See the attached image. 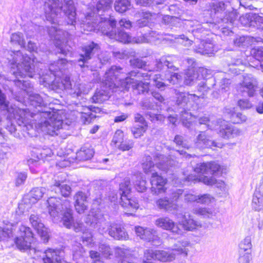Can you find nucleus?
<instances>
[{
  "instance_id": "obj_33",
  "label": "nucleus",
  "mask_w": 263,
  "mask_h": 263,
  "mask_svg": "<svg viewBox=\"0 0 263 263\" xmlns=\"http://www.w3.org/2000/svg\"><path fill=\"white\" fill-rule=\"evenodd\" d=\"M251 205L255 211H260L263 210V194L259 190L255 189L252 196Z\"/></svg>"
},
{
  "instance_id": "obj_58",
  "label": "nucleus",
  "mask_w": 263,
  "mask_h": 263,
  "mask_svg": "<svg viewBox=\"0 0 263 263\" xmlns=\"http://www.w3.org/2000/svg\"><path fill=\"white\" fill-rule=\"evenodd\" d=\"M174 142L177 145L181 146L182 147L188 149L189 147V145L187 144V142L184 140V138L180 135H176L175 137Z\"/></svg>"
},
{
  "instance_id": "obj_54",
  "label": "nucleus",
  "mask_w": 263,
  "mask_h": 263,
  "mask_svg": "<svg viewBox=\"0 0 263 263\" xmlns=\"http://www.w3.org/2000/svg\"><path fill=\"white\" fill-rule=\"evenodd\" d=\"M167 80L170 84H179L182 81V76L177 73H172Z\"/></svg>"
},
{
  "instance_id": "obj_36",
  "label": "nucleus",
  "mask_w": 263,
  "mask_h": 263,
  "mask_svg": "<svg viewBox=\"0 0 263 263\" xmlns=\"http://www.w3.org/2000/svg\"><path fill=\"white\" fill-rule=\"evenodd\" d=\"M94 152L90 147H83L77 153V158L80 161L90 159L93 156Z\"/></svg>"
},
{
  "instance_id": "obj_42",
  "label": "nucleus",
  "mask_w": 263,
  "mask_h": 263,
  "mask_svg": "<svg viewBox=\"0 0 263 263\" xmlns=\"http://www.w3.org/2000/svg\"><path fill=\"white\" fill-rule=\"evenodd\" d=\"M147 129V124L139 125L138 124H134L131 127V132L135 138H138L143 136Z\"/></svg>"
},
{
  "instance_id": "obj_24",
  "label": "nucleus",
  "mask_w": 263,
  "mask_h": 263,
  "mask_svg": "<svg viewBox=\"0 0 263 263\" xmlns=\"http://www.w3.org/2000/svg\"><path fill=\"white\" fill-rule=\"evenodd\" d=\"M207 72V69L203 68H199L196 72L193 69H189L185 73L184 83L185 85H192L196 81L205 77Z\"/></svg>"
},
{
  "instance_id": "obj_13",
  "label": "nucleus",
  "mask_w": 263,
  "mask_h": 263,
  "mask_svg": "<svg viewBox=\"0 0 263 263\" xmlns=\"http://www.w3.org/2000/svg\"><path fill=\"white\" fill-rule=\"evenodd\" d=\"M33 233L31 229L24 225L19 227L18 236L14 239L16 247L21 251L31 250V245L34 241Z\"/></svg>"
},
{
  "instance_id": "obj_5",
  "label": "nucleus",
  "mask_w": 263,
  "mask_h": 263,
  "mask_svg": "<svg viewBox=\"0 0 263 263\" xmlns=\"http://www.w3.org/2000/svg\"><path fill=\"white\" fill-rule=\"evenodd\" d=\"M125 77L123 69L119 66H112L105 73L104 84L106 88L112 91H116L117 88L128 89L131 86L135 93L141 94L147 92L149 90V83L142 82L140 80L142 77L132 76L130 73Z\"/></svg>"
},
{
  "instance_id": "obj_52",
  "label": "nucleus",
  "mask_w": 263,
  "mask_h": 263,
  "mask_svg": "<svg viewBox=\"0 0 263 263\" xmlns=\"http://www.w3.org/2000/svg\"><path fill=\"white\" fill-rule=\"evenodd\" d=\"M129 62L132 66L138 68H143L146 65V62L139 58L130 59Z\"/></svg>"
},
{
  "instance_id": "obj_17",
  "label": "nucleus",
  "mask_w": 263,
  "mask_h": 263,
  "mask_svg": "<svg viewBox=\"0 0 263 263\" xmlns=\"http://www.w3.org/2000/svg\"><path fill=\"white\" fill-rule=\"evenodd\" d=\"M179 224L182 228L187 231H194L201 228L202 226L201 222L193 218L189 214H182L178 212L176 214Z\"/></svg>"
},
{
  "instance_id": "obj_61",
  "label": "nucleus",
  "mask_w": 263,
  "mask_h": 263,
  "mask_svg": "<svg viewBox=\"0 0 263 263\" xmlns=\"http://www.w3.org/2000/svg\"><path fill=\"white\" fill-rule=\"evenodd\" d=\"M83 110H87L88 112H83V111L81 112L82 120L83 121L84 123H89L91 121L90 115H91L90 110L87 107H84Z\"/></svg>"
},
{
  "instance_id": "obj_1",
  "label": "nucleus",
  "mask_w": 263,
  "mask_h": 263,
  "mask_svg": "<svg viewBox=\"0 0 263 263\" xmlns=\"http://www.w3.org/2000/svg\"><path fill=\"white\" fill-rule=\"evenodd\" d=\"M8 60L11 71L16 78L14 81L15 85L26 92L28 97V108H21L15 105L9 107L5 94L0 89V109L7 111L9 117L13 118L18 125L28 131V134H31L30 130H34L50 136L58 135L60 130L67 126L66 124H63L57 112L46 107L47 103L40 95L32 92V86L29 81L18 78H33L35 75L34 60L20 50L10 51Z\"/></svg>"
},
{
  "instance_id": "obj_59",
  "label": "nucleus",
  "mask_w": 263,
  "mask_h": 263,
  "mask_svg": "<svg viewBox=\"0 0 263 263\" xmlns=\"http://www.w3.org/2000/svg\"><path fill=\"white\" fill-rule=\"evenodd\" d=\"M239 263H252V257L250 253L246 252L245 253H239Z\"/></svg>"
},
{
  "instance_id": "obj_43",
  "label": "nucleus",
  "mask_w": 263,
  "mask_h": 263,
  "mask_svg": "<svg viewBox=\"0 0 263 263\" xmlns=\"http://www.w3.org/2000/svg\"><path fill=\"white\" fill-rule=\"evenodd\" d=\"M251 39V37L248 36H239L234 40V44L237 47L245 48L250 45Z\"/></svg>"
},
{
  "instance_id": "obj_19",
  "label": "nucleus",
  "mask_w": 263,
  "mask_h": 263,
  "mask_svg": "<svg viewBox=\"0 0 263 263\" xmlns=\"http://www.w3.org/2000/svg\"><path fill=\"white\" fill-rule=\"evenodd\" d=\"M29 220L32 226L40 236L41 239L44 243L47 242L49 237L48 231L42 222L41 217L37 214H33L30 215Z\"/></svg>"
},
{
  "instance_id": "obj_23",
  "label": "nucleus",
  "mask_w": 263,
  "mask_h": 263,
  "mask_svg": "<svg viewBox=\"0 0 263 263\" xmlns=\"http://www.w3.org/2000/svg\"><path fill=\"white\" fill-rule=\"evenodd\" d=\"M166 179L157 173H153L151 178V191L154 194H159L165 192L164 185Z\"/></svg>"
},
{
  "instance_id": "obj_27",
  "label": "nucleus",
  "mask_w": 263,
  "mask_h": 263,
  "mask_svg": "<svg viewBox=\"0 0 263 263\" xmlns=\"http://www.w3.org/2000/svg\"><path fill=\"white\" fill-rule=\"evenodd\" d=\"M195 51L201 54H211L216 51L217 48L210 40H202L198 46H196Z\"/></svg>"
},
{
  "instance_id": "obj_21",
  "label": "nucleus",
  "mask_w": 263,
  "mask_h": 263,
  "mask_svg": "<svg viewBox=\"0 0 263 263\" xmlns=\"http://www.w3.org/2000/svg\"><path fill=\"white\" fill-rule=\"evenodd\" d=\"M155 224L166 230L171 231L173 234L182 235L183 231L179 229L178 226L169 217H165L157 219Z\"/></svg>"
},
{
  "instance_id": "obj_45",
  "label": "nucleus",
  "mask_w": 263,
  "mask_h": 263,
  "mask_svg": "<svg viewBox=\"0 0 263 263\" xmlns=\"http://www.w3.org/2000/svg\"><path fill=\"white\" fill-rule=\"evenodd\" d=\"M37 154L38 159H43L48 157H51L53 152L51 148L48 147H44L42 148L38 149L35 152Z\"/></svg>"
},
{
  "instance_id": "obj_32",
  "label": "nucleus",
  "mask_w": 263,
  "mask_h": 263,
  "mask_svg": "<svg viewBox=\"0 0 263 263\" xmlns=\"http://www.w3.org/2000/svg\"><path fill=\"white\" fill-rule=\"evenodd\" d=\"M116 255L122 258L121 263H136V258L133 256L131 250L127 248L117 247L115 249Z\"/></svg>"
},
{
  "instance_id": "obj_3",
  "label": "nucleus",
  "mask_w": 263,
  "mask_h": 263,
  "mask_svg": "<svg viewBox=\"0 0 263 263\" xmlns=\"http://www.w3.org/2000/svg\"><path fill=\"white\" fill-rule=\"evenodd\" d=\"M112 2L113 0H99L93 10L90 9L87 12L84 20H82L81 23V28L87 31L98 30L110 39L124 44H139L147 41V39L145 36L133 37L120 29L117 33L115 30L116 20L111 17L106 18L101 17L103 12L111 8Z\"/></svg>"
},
{
  "instance_id": "obj_48",
  "label": "nucleus",
  "mask_w": 263,
  "mask_h": 263,
  "mask_svg": "<svg viewBox=\"0 0 263 263\" xmlns=\"http://www.w3.org/2000/svg\"><path fill=\"white\" fill-rule=\"evenodd\" d=\"M100 252L105 258H108L112 255V251L109 246L105 243H100L99 246Z\"/></svg>"
},
{
  "instance_id": "obj_25",
  "label": "nucleus",
  "mask_w": 263,
  "mask_h": 263,
  "mask_svg": "<svg viewBox=\"0 0 263 263\" xmlns=\"http://www.w3.org/2000/svg\"><path fill=\"white\" fill-rule=\"evenodd\" d=\"M218 133L222 138L228 139L239 136L240 131L237 128L224 121L220 126Z\"/></svg>"
},
{
  "instance_id": "obj_46",
  "label": "nucleus",
  "mask_w": 263,
  "mask_h": 263,
  "mask_svg": "<svg viewBox=\"0 0 263 263\" xmlns=\"http://www.w3.org/2000/svg\"><path fill=\"white\" fill-rule=\"evenodd\" d=\"M230 118L231 121L234 124H239L245 122L247 120V117L245 115H242L240 112H233L231 114Z\"/></svg>"
},
{
  "instance_id": "obj_53",
  "label": "nucleus",
  "mask_w": 263,
  "mask_h": 263,
  "mask_svg": "<svg viewBox=\"0 0 263 263\" xmlns=\"http://www.w3.org/2000/svg\"><path fill=\"white\" fill-rule=\"evenodd\" d=\"M251 18L252 26L258 27L260 24H263V17L258 14L251 12Z\"/></svg>"
},
{
  "instance_id": "obj_9",
  "label": "nucleus",
  "mask_w": 263,
  "mask_h": 263,
  "mask_svg": "<svg viewBox=\"0 0 263 263\" xmlns=\"http://www.w3.org/2000/svg\"><path fill=\"white\" fill-rule=\"evenodd\" d=\"M130 180L128 178H125L120 184L119 194L113 191L109 193L107 198L102 199L100 197L95 201L99 204L108 203L109 202L116 204L120 196V203L121 206L127 212H134L139 208V204L137 199L130 197Z\"/></svg>"
},
{
  "instance_id": "obj_41",
  "label": "nucleus",
  "mask_w": 263,
  "mask_h": 263,
  "mask_svg": "<svg viewBox=\"0 0 263 263\" xmlns=\"http://www.w3.org/2000/svg\"><path fill=\"white\" fill-rule=\"evenodd\" d=\"M12 224L0 227V240H6L12 236Z\"/></svg>"
},
{
  "instance_id": "obj_29",
  "label": "nucleus",
  "mask_w": 263,
  "mask_h": 263,
  "mask_svg": "<svg viewBox=\"0 0 263 263\" xmlns=\"http://www.w3.org/2000/svg\"><path fill=\"white\" fill-rule=\"evenodd\" d=\"M157 16L156 13L142 10L140 13L141 18L137 21L136 25L140 28L151 25V23H154Z\"/></svg>"
},
{
  "instance_id": "obj_10",
  "label": "nucleus",
  "mask_w": 263,
  "mask_h": 263,
  "mask_svg": "<svg viewBox=\"0 0 263 263\" xmlns=\"http://www.w3.org/2000/svg\"><path fill=\"white\" fill-rule=\"evenodd\" d=\"M194 170L195 173L200 174L202 176H197L193 174L186 176L184 174V176L183 178L180 179L181 181H179V183L184 184L185 182L196 183L201 181L205 184L212 185L214 183V179L212 177H209L204 175L215 174L220 170V166L215 162L200 163L197 164Z\"/></svg>"
},
{
  "instance_id": "obj_64",
  "label": "nucleus",
  "mask_w": 263,
  "mask_h": 263,
  "mask_svg": "<svg viewBox=\"0 0 263 263\" xmlns=\"http://www.w3.org/2000/svg\"><path fill=\"white\" fill-rule=\"evenodd\" d=\"M238 105L241 109H249L251 108L252 105L248 99H240L238 101Z\"/></svg>"
},
{
  "instance_id": "obj_51",
  "label": "nucleus",
  "mask_w": 263,
  "mask_h": 263,
  "mask_svg": "<svg viewBox=\"0 0 263 263\" xmlns=\"http://www.w3.org/2000/svg\"><path fill=\"white\" fill-rule=\"evenodd\" d=\"M141 106L143 108L154 110L156 107V104L153 101V98L144 99L141 103Z\"/></svg>"
},
{
  "instance_id": "obj_22",
  "label": "nucleus",
  "mask_w": 263,
  "mask_h": 263,
  "mask_svg": "<svg viewBox=\"0 0 263 263\" xmlns=\"http://www.w3.org/2000/svg\"><path fill=\"white\" fill-rule=\"evenodd\" d=\"M130 75L132 76H137L138 77H142L145 80H152L155 86L161 90L164 89V88L166 86V84L164 82H162L164 79L161 78L160 74H154L153 73H148L142 72L138 70H133L130 73Z\"/></svg>"
},
{
  "instance_id": "obj_55",
  "label": "nucleus",
  "mask_w": 263,
  "mask_h": 263,
  "mask_svg": "<svg viewBox=\"0 0 263 263\" xmlns=\"http://www.w3.org/2000/svg\"><path fill=\"white\" fill-rule=\"evenodd\" d=\"M251 14V12L239 16V21L243 26H252Z\"/></svg>"
},
{
  "instance_id": "obj_49",
  "label": "nucleus",
  "mask_w": 263,
  "mask_h": 263,
  "mask_svg": "<svg viewBox=\"0 0 263 263\" xmlns=\"http://www.w3.org/2000/svg\"><path fill=\"white\" fill-rule=\"evenodd\" d=\"M124 140V134L122 130L118 129L115 132L113 137L112 142L114 143L116 147L123 142Z\"/></svg>"
},
{
  "instance_id": "obj_30",
  "label": "nucleus",
  "mask_w": 263,
  "mask_h": 263,
  "mask_svg": "<svg viewBox=\"0 0 263 263\" xmlns=\"http://www.w3.org/2000/svg\"><path fill=\"white\" fill-rule=\"evenodd\" d=\"M87 196L82 192H78L74 196L76 210L79 214L84 212L87 208Z\"/></svg>"
},
{
  "instance_id": "obj_8",
  "label": "nucleus",
  "mask_w": 263,
  "mask_h": 263,
  "mask_svg": "<svg viewBox=\"0 0 263 263\" xmlns=\"http://www.w3.org/2000/svg\"><path fill=\"white\" fill-rule=\"evenodd\" d=\"M168 149L171 151L168 157H166L158 153H156L153 155V158L155 164L152 161V158L150 156H145L142 163V168L144 172L147 174L151 173L155 171V167L158 168L163 171L167 172L170 167L175 165L177 159H179L180 157H185L189 158L192 157V155L188 154L184 151H178L174 149Z\"/></svg>"
},
{
  "instance_id": "obj_28",
  "label": "nucleus",
  "mask_w": 263,
  "mask_h": 263,
  "mask_svg": "<svg viewBox=\"0 0 263 263\" xmlns=\"http://www.w3.org/2000/svg\"><path fill=\"white\" fill-rule=\"evenodd\" d=\"M156 203L158 207L160 209L164 210L169 212H172L175 215L178 213V205L176 203L174 202V201H171L167 197L159 199L157 201Z\"/></svg>"
},
{
  "instance_id": "obj_34",
  "label": "nucleus",
  "mask_w": 263,
  "mask_h": 263,
  "mask_svg": "<svg viewBox=\"0 0 263 263\" xmlns=\"http://www.w3.org/2000/svg\"><path fill=\"white\" fill-rule=\"evenodd\" d=\"M132 180L136 190L139 192H143L146 189V182L140 173H137L132 177Z\"/></svg>"
},
{
  "instance_id": "obj_7",
  "label": "nucleus",
  "mask_w": 263,
  "mask_h": 263,
  "mask_svg": "<svg viewBox=\"0 0 263 263\" xmlns=\"http://www.w3.org/2000/svg\"><path fill=\"white\" fill-rule=\"evenodd\" d=\"M69 64L71 65L66 59L63 58L50 64L49 70L54 78V80L51 82V88L57 91L68 90L73 97H79L82 94L85 93L84 85L79 84L74 86L73 89L71 88L70 77L66 74Z\"/></svg>"
},
{
  "instance_id": "obj_2",
  "label": "nucleus",
  "mask_w": 263,
  "mask_h": 263,
  "mask_svg": "<svg viewBox=\"0 0 263 263\" xmlns=\"http://www.w3.org/2000/svg\"><path fill=\"white\" fill-rule=\"evenodd\" d=\"M74 0H63L62 4L59 0H46L45 2V14L46 20L54 26L48 29V34L54 40L57 52L66 56L72 54V48L67 44L70 34L60 27L59 19L63 13L67 24L75 25L76 23V8Z\"/></svg>"
},
{
  "instance_id": "obj_60",
  "label": "nucleus",
  "mask_w": 263,
  "mask_h": 263,
  "mask_svg": "<svg viewBox=\"0 0 263 263\" xmlns=\"http://www.w3.org/2000/svg\"><path fill=\"white\" fill-rule=\"evenodd\" d=\"M27 177L26 173L20 172L17 174L15 180L16 186H18L23 184Z\"/></svg>"
},
{
  "instance_id": "obj_6",
  "label": "nucleus",
  "mask_w": 263,
  "mask_h": 263,
  "mask_svg": "<svg viewBox=\"0 0 263 263\" xmlns=\"http://www.w3.org/2000/svg\"><path fill=\"white\" fill-rule=\"evenodd\" d=\"M204 77L198 84L197 94L189 93L185 92H176V104L178 107L177 111L182 121L183 125L189 128L192 123L191 113L189 112L193 108L194 104H198L199 98H203L210 89L211 86L208 85V82H214V79L211 78L205 80Z\"/></svg>"
},
{
  "instance_id": "obj_39",
  "label": "nucleus",
  "mask_w": 263,
  "mask_h": 263,
  "mask_svg": "<svg viewBox=\"0 0 263 263\" xmlns=\"http://www.w3.org/2000/svg\"><path fill=\"white\" fill-rule=\"evenodd\" d=\"M109 98L108 92L106 90H97L91 99L93 102L100 103L107 100Z\"/></svg>"
},
{
  "instance_id": "obj_20",
  "label": "nucleus",
  "mask_w": 263,
  "mask_h": 263,
  "mask_svg": "<svg viewBox=\"0 0 263 263\" xmlns=\"http://www.w3.org/2000/svg\"><path fill=\"white\" fill-rule=\"evenodd\" d=\"M174 57L167 56L162 57L159 59H156L155 67L153 69H148L147 73H152L153 71H161L164 70H175L176 67L174 65L173 60Z\"/></svg>"
},
{
  "instance_id": "obj_38",
  "label": "nucleus",
  "mask_w": 263,
  "mask_h": 263,
  "mask_svg": "<svg viewBox=\"0 0 263 263\" xmlns=\"http://www.w3.org/2000/svg\"><path fill=\"white\" fill-rule=\"evenodd\" d=\"M130 6L129 0H116L114 5L115 10L121 13L129 9Z\"/></svg>"
},
{
  "instance_id": "obj_15",
  "label": "nucleus",
  "mask_w": 263,
  "mask_h": 263,
  "mask_svg": "<svg viewBox=\"0 0 263 263\" xmlns=\"http://www.w3.org/2000/svg\"><path fill=\"white\" fill-rule=\"evenodd\" d=\"M105 225V227L99 228L100 233L103 234L108 232L110 236L117 240H126L128 238L127 233L121 224L107 222Z\"/></svg>"
},
{
  "instance_id": "obj_37",
  "label": "nucleus",
  "mask_w": 263,
  "mask_h": 263,
  "mask_svg": "<svg viewBox=\"0 0 263 263\" xmlns=\"http://www.w3.org/2000/svg\"><path fill=\"white\" fill-rule=\"evenodd\" d=\"M193 213L203 218H212L215 216V212L211 209L206 208H196L193 209Z\"/></svg>"
},
{
  "instance_id": "obj_35",
  "label": "nucleus",
  "mask_w": 263,
  "mask_h": 263,
  "mask_svg": "<svg viewBox=\"0 0 263 263\" xmlns=\"http://www.w3.org/2000/svg\"><path fill=\"white\" fill-rule=\"evenodd\" d=\"M49 191V190H47L45 187L33 188L30 192V200L32 203H35L37 201L41 199L47 192Z\"/></svg>"
},
{
  "instance_id": "obj_31",
  "label": "nucleus",
  "mask_w": 263,
  "mask_h": 263,
  "mask_svg": "<svg viewBox=\"0 0 263 263\" xmlns=\"http://www.w3.org/2000/svg\"><path fill=\"white\" fill-rule=\"evenodd\" d=\"M50 190L51 192L60 194L65 197L69 196L71 192V189L69 185L56 179L54 180L53 185L51 186Z\"/></svg>"
},
{
  "instance_id": "obj_62",
  "label": "nucleus",
  "mask_w": 263,
  "mask_h": 263,
  "mask_svg": "<svg viewBox=\"0 0 263 263\" xmlns=\"http://www.w3.org/2000/svg\"><path fill=\"white\" fill-rule=\"evenodd\" d=\"M89 256L93 261L92 263H104L100 260V254L99 252L91 250L89 252Z\"/></svg>"
},
{
  "instance_id": "obj_4",
  "label": "nucleus",
  "mask_w": 263,
  "mask_h": 263,
  "mask_svg": "<svg viewBox=\"0 0 263 263\" xmlns=\"http://www.w3.org/2000/svg\"><path fill=\"white\" fill-rule=\"evenodd\" d=\"M48 212L54 218L61 217L63 225L68 228H72L76 232H82V239L84 245L93 248L95 242L90 232H84V228L82 222H74L72 211L70 202L68 200L63 201L60 198L50 197L47 201Z\"/></svg>"
},
{
  "instance_id": "obj_63",
  "label": "nucleus",
  "mask_w": 263,
  "mask_h": 263,
  "mask_svg": "<svg viewBox=\"0 0 263 263\" xmlns=\"http://www.w3.org/2000/svg\"><path fill=\"white\" fill-rule=\"evenodd\" d=\"M183 191L181 189H176L175 190H173L171 194V196L169 199L171 201H174V202L176 203L177 199L180 197V196L183 194Z\"/></svg>"
},
{
  "instance_id": "obj_16",
  "label": "nucleus",
  "mask_w": 263,
  "mask_h": 263,
  "mask_svg": "<svg viewBox=\"0 0 263 263\" xmlns=\"http://www.w3.org/2000/svg\"><path fill=\"white\" fill-rule=\"evenodd\" d=\"M258 82L251 75L243 76L242 81L237 86V90L242 96L253 97L256 92Z\"/></svg>"
},
{
  "instance_id": "obj_26",
  "label": "nucleus",
  "mask_w": 263,
  "mask_h": 263,
  "mask_svg": "<svg viewBox=\"0 0 263 263\" xmlns=\"http://www.w3.org/2000/svg\"><path fill=\"white\" fill-rule=\"evenodd\" d=\"M195 144L196 147L200 149L212 148V147H221L222 146L221 143H216L211 140L205 133L202 132H201L198 135Z\"/></svg>"
},
{
  "instance_id": "obj_11",
  "label": "nucleus",
  "mask_w": 263,
  "mask_h": 263,
  "mask_svg": "<svg viewBox=\"0 0 263 263\" xmlns=\"http://www.w3.org/2000/svg\"><path fill=\"white\" fill-rule=\"evenodd\" d=\"M225 4L223 2H215L209 4L208 11L214 23L220 24H230L233 25L238 17V14L236 10L231 12H224Z\"/></svg>"
},
{
  "instance_id": "obj_44",
  "label": "nucleus",
  "mask_w": 263,
  "mask_h": 263,
  "mask_svg": "<svg viewBox=\"0 0 263 263\" xmlns=\"http://www.w3.org/2000/svg\"><path fill=\"white\" fill-rule=\"evenodd\" d=\"M10 41L14 45H20L21 47H25V41L22 33L18 32L12 34Z\"/></svg>"
},
{
  "instance_id": "obj_14",
  "label": "nucleus",
  "mask_w": 263,
  "mask_h": 263,
  "mask_svg": "<svg viewBox=\"0 0 263 263\" xmlns=\"http://www.w3.org/2000/svg\"><path fill=\"white\" fill-rule=\"evenodd\" d=\"M100 49L99 45L93 42L88 43L81 47L80 59L78 60V65L81 68L87 67L88 61L91 59L95 53Z\"/></svg>"
},
{
  "instance_id": "obj_47",
  "label": "nucleus",
  "mask_w": 263,
  "mask_h": 263,
  "mask_svg": "<svg viewBox=\"0 0 263 263\" xmlns=\"http://www.w3.org/2000/svg\"><path fill=\"white\" fill-rule=\"evenodd\" d=\"M215 201V198L209 194L198 195L197 203L208 205Z\"/></svg>"
},
{
  "instance_id": "obj_50",
  "label": "nucleus",
  "mask_w": 263,
  "mask_h": 263,
  "mask_svg": "<svg viewBox=\"0 0 263 263\" xmlns=\"http://www.w3.org/2000/svg\"><path fill=\"white\" fill-rule=\"evenodd\" d=\"M134 146V142L132 140L125 139L123 142L117 146V148L122 151H128Z\"/></svg>"
},
{
  "instance_id": "obj_57",
  "label": "nucleus",
  "mask_w": 263,
  "mask_h": 263,
  "mask_svg": "<svg viewBox=\"0 0 263 263\" xmlns=\"http://www.w3.org/2000/svg\"><path fill=\"white\" fill-rule=\"evenodd\" d=\"M135 1L137 5L147 6L152 4L156 5L160 4L164 0H135Z\"/></svg>"
},
{
  "instance_id": "obj_12",
  "label": "nucleus",
  "mask_w": 263,
  "mask_h": 263,
  "mask_svg": "<svg viewBox=\"0 0 263 263\" xmlns=\"http://www.w3.org/2000/svg\"><path fill=\"white\" fill-rule=\"evenodd\" d=\"M250 55H247L245 52L237 51L233 53L230 60H227L228 65L251 66L249 63L255 62V61H263V47L253 48L250 51Z\"/></svg>"
},
{
  "instance_id": "obj_18",
  "label": "nucleus",
  "mask_w": 263,
  "mask_h": 263,
  "mask_svg": "<svg viewBox=\"0 0 263 263\" xmlns=\"http://www.w3.org/2000/svg\"><path fill=\"white\" fill-rule=\"evenodd\" d=\"M135 229L136 235L141 239L151 242L154 246H158L161 243L157 234V231L154 229L137 226L135 227Z\"/></svg>"
},
{
  "instance_id": "obj_56",
  "label": "nucleus",
  "mask_w": 263,
  "mask_h": 263,
  "mask_svg": "<svg viewBox=\"0 0 263 263\" xmlns=\"http://www.w3.org/2000/svg\"><path fill=\"white\" fill-rule=\"evenodd\" d=\"M147 118H148L152 122H155L157 121H162L164 119L163 115L161 114H156L152 112L151 111H148L145 114Z\"/></svg>"
},
{
  "instance_id": "obj_40",
  "label": "nucleus",
  "mask_w": 263,
  "mask_h": 263,
  "mask_svg": "<svg viewBox=\"0 0 263 263\" xmlns=\"http://www.w3.org/2000/svg\"><path fill=\"white\" fill-rule=\"evenodd\" d=\"M239 253H250L252 247L251 236H248L242 240L239 243Z\"/></svg>"
}]
</instances>
